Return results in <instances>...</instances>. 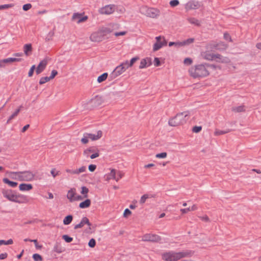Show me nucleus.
<instances>
[{
  "label": "nucleus",
  "instance_id": "e2e57ef3",
  "mask_svg": "<svg viewBox=\"0 0 261 261\" xmlns=\"http://www.w3.org/2000/svg\"><path fill=\"white\" fill-rule=\"evenodd\" d=\"M96 166L95 165L91 164L89 166L88 169L90 171L93 172L96 169Z\"/></svg>",
  "mask_w": 261,
  "mask_h": 261
},
{
  "label": "nucleus",
  "instance_id": "6e6552de",
  "mask_svg": "<svg viewBox=\"0 0 261 261\" xmlns=\"http://www.w3.org/2000/svg\"><path fill=\"white\" fill-rule=\"evenodd\" d=\"M162 257L165 261H177L179 260L177 252L169 251L163 254Z\"/></svg>",
  "mask_w": 261,
  "mask_h": 261
},
{
  "label": "nucleus",
  "instance_id": "0eeeda50",
  "mask_svg": "<svg viewBox=\"0 0 261 261\" xmlns=\"http://www.w3.org/2000/svg\"><path fill=\"white\" fill-rule=\"evenodd\" d=\"M90 152H93V154L90 156L91 159H94L99 155V150L94 146L90 147L85 149L84 151L83 154L85 156L88 157Z\"/></svg>",
  "mask_w": 261,
  "mask_h": 261
},
{
  "label": "nucleus",
  "instance_id": "f3484780",
  "mask_svg": "<svg viewBox=\"0 0 261 261\" xmlns=\"http://www.w3.org/2000/svg\"><path fill=\"white\" fill-rule=\"evenodd\" d=\"M47 64L46 60H42L36 68V73L37 74L41 73L45 68Z\"/></svg>",
  "mask_w": 261,
  "mask_h": 261
},
{
  "label": "nucleus",
  "instance_id": "dca6fc26",
  "mask_svg": "<svg viewBox=\"0 0 261 261\" xmlns=\"http://www.w3.org/2000/svg\"><path fill=\"white\" fill-rule=\"evenodd\" d=\"M14 202L18 203H25L29 202V199L25 195L16 194Z\"/></svg>",
  "mask_w": 261,
  "mask_h": 261
},
{
  "label": "nucleus",
  "instance_id": "8fccbe9b",
  "mask_svg": "<svg viewBox=\"0 0 261 261\" xmlns=\"http://www.w3.org/2000/svg\"><path fill=\"white\" fill-rule=\"evenodd\" d=\"M179 3L178 0H172L170 2V5L172 7L177 6Z\"/></svg>",
  "mask_w": 261,
  "mask_h": 261
},
{
  "label": "nucleus",
  "instance_id": "a211bd4d",
  "mask_svg": "<svg viewBox=\"0 0 261 261\" xmlns=\"http://www.w3.org/2000/svg\"><path fill=\"white\" fill-rule=\"evenodd\" d=\"M167 41L165 38H163L162 41L156 42L153 46V50L155 51L159 50L163 46L167 45Z\"/></svg>",
  "mask_w": 261,
  "mask_h": 261
},
{
  "label": "nucleus",
  "instance_id": "864d4df0",
  "mask_svg": "<svg viewBox=\"0 0 261 261\" xmlns=\"http://www.w3.org/2000/svg\"><path fill=\"white\" fill-rule=\"evenodd\" d=\"M227 131H224V130H219V129H216L215 132V135H216V136H218V135H223L225 133H227Z\"/></svg>",
  "mask_w": 261,
  "mask_h": 261
},
{
  "label": "nucleus",
  "instance_id": "69168bd1",
  "mask_svg": "<svg viewBox=\"0 0 261 261\" xmlns=\"http://www.w3.org/2000/svg\"><path fill=\"white\" fill-rule=\"evenodd\" d=\"M126 34V32L123 31V32H115L114 33V35L115 36H123Z\"/></svg>",
  "mask_w": 261,
  "mask_h": 261
},
{
  "label": "nucleus",
  "instance_id": "774afa93",
  "mask_svg": "<svg viewBox=\"0 0 261 261\" xmlns=\"http://www.w3.org/2000/svg\"><path fill=\"white\" fill-rule=\"evenodd\" d=\"M8 254L7 253H1L0 254V259H4L7 258Z\"/></svg>",
  "mask_w": 261,
  "mask_h": 261
},
{
  "label": "nucleus",
  "instance_id": "393cba45",
  "mask_svg": "<svg viewBox=\"0 0 261 261\" xmlns=\"http://www.w3.org/2000/svg\"><path fill=\"white\" fill-rule=\"evenodd\" d=\"M22 107V106H20L19 108L16 109L15 111L12 113V114L9 117L8 119L7 120V124L9 123L12 119H14L18 115Z\"/></svg>",
  "mask_w": 261,
  "mask_h": 261
},
{
  "label": "nucleus",
  "instance_id": "37998d69",
  "mask_svg": "<svg viewBox=\"0 0 261 261\" xmlns=\"http://www.w3.org/2000/svg\"><path fill=\"white\" fill-rule=\"evenodd\" d=\"M172 45H175V46L179 47L181 46V42H170L169 43V46H171Z\"/></svg>",
  "mask_w": 261,
  "mask_h": 261
},
{
  "label": "nucleus",
  "instance_id": "de8ad7c7",
  "mask_svg": "<svg viewBox=\"0 0 261 261\" xmlns=\"http://www.w3.org/2000/svg\"><path fill=\"white\" fill-rule=\"evenodd\" d=\"M218 56H219V55H211V54H207L205 56V58L207 60H213L214 57L219 58Z\"/></svg>",
  "mask_w": 261,
  "mask_h": 261
},
{
  "label": "nucleus",
  "instance_id": "5fc2aeb1",
  "mask_svg": "<svg viewBox=\"0 0 261 261\" xmlns=\"http://www.w3.org/2000/svg\"><path fill=\"white\" fill-rule=\"evenodd\" d=\"M166 152H162L156 154L155 156L157 158H165L167 156Z\"/></svg>",
  "mask_w": 261,
  "mask_h": 261
},
{
  "label": "nucleus",
  "instance_id": "a19ab883",
  "mask_svg": "<svg viewBox=\"0 0 261 261\" xmlns=\"http://www.w3.org/2000/svg\"><path fill=\"white\" fill-rule=\"evenodd\" d=\"M62 239L67 243H70L72 241L73 238L68 236V235L65 234L62 236Z\"/></svg>",
  "mask_w": 261,
  "mask_h": 261
},
{
  "label": "nucleus",
  "instance_id": "1a4fd4ad",
  "mask_svg": "<svg viewBox=\"0 0 261 261\" xmlns=\"http://www.w3.org/2000/svg\"><path fill=\"white\" fill-rule=\"evenodd\" d=\"M142 240L144 242H158L161 241V238L155 234L147 233L142 237Z\"/></svg>",
  "mask_w": 261,
  "mask_h": 261
},
{
  "label": "nucleus",
  "instance_id": "4468645a",
  "mask_svg": "<svg viewBox=\"0 0 261 261\" xmlns=\"http://www.w3.org/2000/svg\"><path fill=\"white\" fill-rule=\"evenodd\" d=\"M72 19L73 20H76L77 23H80L87 20L88 19V16H83L82 14L75 13L73 14Z\"/></svg>",
  "mask_w": 261,
  "mask_h": 261
},
{
  "label": "nucleus",
  "instance_id": "f8f14e48",
  "mask_svg": "<svg viewBox=\"0 0 261 261\" xmlns=\"http://www.w3.org/2000/svg\"><path fill=\"white\" fill-rule=\"evenodd\" d=\"M115 10V6L109 5H107L102 8H101L98 10L99 13L101 14H112Z\"/></svg>",
  "mask_w": 261,
  "mask_h": 261
},
{
  "label": "nucleus",
  "instance_id": "f03ea898",
  "mask_svg": "<svg viewBox=\"0 0 261 261\" xmlns=\"http://www.w3.org/2000/svg\"><path fill=\"white\" fill-rule=\"evenodd\" d=\"M207 64H200L192 67L189 70L190 74L193 78H201L207 76L209 74Z\"/></svg>",
  "mask_w": 261,
  "mask_h": 261
},
{
  "label": "nucleus",
  "instance_id": "c03bdc74",
  "mask_svg": "<svg viewBox=\"0 0 261 261\" xmlns=\"http://www.w3.org/2000/svg\"><path fill=\"white\" fill-rule=\"evenodd\" d=\"M33 258L35 261H42V258L39 254H34L33 255Z\"/></svg>",
  "mask_w": 261,
  "mask_h": 261
},
{
  "label": "nucleus",
  "instance_id": "e433bc0d",
  "mask_svg": "<svg viewBox=\"0 0 261 261\" xmlns=\"http://www.w3.org/2000/svg\"><path fill=\"white\" fill-rule=\"evenodd\" d=\"M232 111L235 112H241L245 111V108L244 106H240L238 107H234L232 109Z\"/></svg>",
  "mask_w": 261,
  "mask_h": 261
},
{
  "label": "nucleus",
  "instance_id": "4c0bfd02",
  "mask_svg": "<svg viewBox=\"0 0 261 261\" xmlns=\"http://www.w3.org/2000/svg\"><path fill=\"white\" fill-rule=\"evenodd\" d=\"M13 243V240L11 239L7 240V241L1 240H0V246L2 245H10V244H12Z\"/></svg>",
  "mask_w": 261,
  "mask_h": 261
},
{
  "label": "nucleus",
  "instance_id": "f704fd0d",
  "mask_svg": "<svg viewBox=\"0 0 261 261\" xmlns=\"http://www.w3.org/2000/svg\"><path fill=\"white\" fill-rule=\"evenodd\" d=\"M82 190L81 193L83 195L84 197L87 198L88 195L89 189L86 187L83 186L81 188Z\"/></svg>",
  "mask_w": 261,
  "mask_h": 261
},
{
  "label": "nucleus",
  "instance_id": "603ef678",
  "mask_svg": "<svg viewBox=\"0 0 261 261\" xmlns=\"http://www.w3.org/2000/svg\"><path fill=\"white\" fill-rule=\"evenodd\" d=\"M35 68H36V66H35V65H33L31 67V68H30V70L29 71V73H28V76L29 77H31L33 75Z\"/></svg>",
  "mask_w": 261,
  "mask_h": 261
},
{
  "label": "nucleus",
  "instance_id": "b1692460",
  "mask_svg": "<svg viewBox=\"0 0 261 261\" xmlns=\"http://www.w3.org/2000/svg\"><path fill=\"white\" fill-rule=\"evenodd\" d=\"M19 190L21 191H30L33 188L31 184H21L19 186Z\"/></svg>",
  "mask_w": 261,
  "mask_h": 261
},
{
  "label": "nucleus",
  "instance_id": "680f3d73",
  "mask_svg": "<svg viewBox=\"0 0 261 261\" xmlns=\"http://www.w3.org/2000/svg\"><path fill=\"white\" fill-rule=\"evenodd\" d=\"M131 213H132V212H131V211L129 209L126 208L124 210V213H123V216L124 217H126L128 215H130L131 214Z\"/></svg>",
  "mask_w": 261,
  "mask_h": 261
},
{
  "label": "nucleus",
  "instance_id": "a18cd8bd",
  "mask_svg": "<svg viewBox=\"0 0 261 261\" xmlns=\"http://www.w3.org/2000/svg\"><path fill=\"white\" fill-rule=\"evenodd\" d=\"M13 6V4H12L0 5V10L7 9L10 8H12Z\"/></svg>",
  "mask_w": 261,
  "mask_h": 261
},
{
  "label": "nucleus",
  "instance_id": "9b49d317",
  "mask_svg": "<svg viewBox=\"0 0 261 261\" xmlns=\"http://www.w3.org/2000/svg\"><path fill=\"white\" fill-rule=\"evenodd\" d=\"M200 7V4L199 2L194 0L190 1L185 5V9L187 11L198 9Z\"/></svg>",
  "mask_w": 261,
  "mask_h": 261
},
{
  "label": "nucleus",
  "instance_id": "79ce46f5",
  "mask_svg": "<svg viewBox=\"0 0 261 261\" xmlns=\"http://www.w3.org/2000/svg\"><path fill=\"white\" fill-rule=\"evenodd\" d=\"M89 141V137H88L87 135H86V133H84L83 135V138L81 139V142L83 144H87Z\"/></svg>",
  "mask_w": 261,
  "mask_h": 261
},
{
  "label": "nucleus",
  "instance_id": "49530a36",
  "mask_svg": "<svg viewBox=\"0 0 261 261\" xmlns=\"http://www.w3.org/2000/svg\"><path fill=\"white\" fill-rule=\"evenodd\" d=\"M202 129V126H195L192 128V131L194 133H198L200 132Z\"/></svg>",
  "mask_w": 261,
  "mask_h": 261
},
{
  "label": "nucleus",
  "instance_id": "2f4dec72",
  "mask_svg": "<svg viewBox=\"0 0 261 261\" xmlns=\"http://www.w3.org/2000/svg\"><path fill=\"white\" fill-rule=\"evenodd\" d=\"M151 197H152V196L150 194H146L143 195L141 197V199L140 200V204H144L145 202L147 199L150 198Z\"/></svg>",
  "mask_w": 261,
  "mask_h": 261
},
{
  "label": "nucleus",
  "instance_id": "f257e3e1",
  "mask_svg": "<svg viewBox=\"0 0 261 261\" xmlns=\"http://www.w3.org/2000/svg\"><path fill=\"white\" fill-rule=\"evenodd\" d=\"M119 25L116 23H110L106 27L102 28L99 31L93 33L90 36V40L93 42H100L102 41L105 36L113 32L114 30L118 29Z\"/></svg>",
  "mask_w": 261,
  "mask_h": 261
},
{
  "label": "nucleus",
  "instance_id": "39448f33",
  "mask_svg": "<svg viewBox=\"0 0 261 261\" xmlns=\"http://www.w3.org/2000/svg\"><path fill=\"white\" fill-rule=\"evenodd\" d=\"M127 68H128L124 62L122 63L120 65L117 66L113 72L110 73L109 76V80L112 81L114 80L117 76L123 73Z\"/></svg>",
  "mask_w": 261,
  "mask_h": 261
},
{
  "label": "nucleus",
  "instance_id": "3c124183",
  "mask_svg": "<svg viewBox=\"0 0 261 261\" xmlns=\"http://www.w3.org/2000/svg\"><path fill=\"white\" fill-rule=\"evenodd\" d=\"M123 176V173L119 171H117V174H116V180L118 181L120 178L122 177Z\"/></svg>",
  "mask_w": 261,
  "mask_h": 261
},
{
  "label": "nucleus",
  "instance_id": "ea45409f",
  "mask_svg": "<svg viewBox=\"0 0 261 261\" xmlns=\"http://www.w3.org/2000/svg\"><path fill=\"white\" fill-rule=\"evenodd\" d=\"M50 80V79L49 77L45 76V77H42L40 79L39 81V84L42 85L43 84H45V83L49 81Z\"/></svg>",
  "mask_w": 261,
  "mask_h": 261
},
{
  "label": "nucleus",
  "instance_id": "9d476101",
  "mask_svg": "<svg viewBox=\"0 0 261 261\" xmlns=\"http://www.w3.org/2000/svg\"><path fill=\"white\" fill-rule=\"evenodd\" d=\"M2 194L4 197L12 202H14L16 195L15 191L10 189H3Z\"/></svg>",
  "mask_w": 261,
  "mask_h": 261
},
{
  "label": "nucleus",
  "instance_id": "473e14b6",
  "mask_svg": "<svg viewBox=\"0 0 261 261\" xmlns=\"http://www.w3.org/2000/svg\"><path fill=\"white\" fill-rule=\"evenodd\" d=\"M54 251L58 253H61L63 252L64 250L60 245L56 244L54 247Z\"/></svg>",
  "mask_w": 261,
  "mask_h": 261
},
{
  "label": "nucleus",
  "instance_id": "052dcab7",
  "mask_svg": "<svg viewBox=\"0 0 261 261\" xmlns=\"http://www.w3.org/2000/svg\"><path fill=\"white\" fill-rule=\"evenodd\" d=\"M58 74V71L56 70H53L51 72V75L49 77L50 80L53 79L56 75Z\"/></svg>",
  "mask_w": 261,
  "mask_h": 261
},
{
  "label": "nucleus",
  "instance_id": "bf43d9fd",
  "mask_svg": "<svg viewBox=\"0 0 261 261\" xmlns=\"http://www.w3.org/2000/svg\"><path fill=\"white\" fill-rule=\"evenodd\" d=\"M161 62L160 59L158 58H155L154 59V65L155 67H158L160 66Z\"/></svg>",
  "mask_w": 261,
  "mask_h": 261
},
{
  "label": "nucleus",
  "instance_id": "4d7b16f0",
  "mask_svg": "<svg viewBox=\"0 0 261 261\" xmlns=\"http://www.w3.org/2000/svg\"><path fill=\"white\" fill-rule=\"evenodd\" d=\"M192 60L191 58H187L185 59L184 63L186 65H191L192 63Z\"/></svg>",
  "mask_w": 261,
  "mask_h": 261
},
{
  "label": "nucleus",
  "instance_id": "6e6d98bb",
  "mask_svg": "<svg viewBox=\"0 0 261 261\" xmlns=\"http://www.w3.org/2000/svg\"><path fill=\"white\" fill-rule=\"evenodd\" d=\"M31 8H32V5L31 4H25L22 7L23 10L25 11L30 10Z\"/></svg>",
  "mask_w": 261,
  "mask_h": 261
},
{
  "label": "nucleus",
  "instance_id": "0e129e2a",
  "mask_svg": "<svg viewBox=\"0 0 261 261\" xmlns=\"http://www.w3.org/2000/svg\"><path fill=\"white\" fill-rule=\"evenodd\" d=\"M50 173L54 177H55L59 174V171H56L55 169H53L50 171Z\"/></svg>",
  "mask_w": 261,
  "mask_h": 261
},
{
  "label": "nucleus",
  "instance_id": "c756f323",
  "mask_svg": "<svg viewBox=\"0 0 261 261\" xmlns=\"http://www.w3.org/2000/svg\"><path fill=\"white\" fill-rule=\"evenodd\" d=\"M108 74L107 72L102 73L101 75L99 76L97 78V82L100 83L105 81L108 77Z\"/></svg>",
  "mask_w": 261,
  "mask_h": 261
},
{
  "label": "nucleus",
  "instance_id": "6ab92c4d",
  "mask_svg": "<svg viewBox=\"0 0 261 261\" xmlns=\"http://www.w3.org/2000/svg\"><path fill=\"white\" fill-rule=\"evenodd\" d=\"M177 254L178 257V259H180V258L184 257L192 256L194 254V252L191 250H186L177 252Z\"/></svg>",
  "mask_w": 261,
  "mask_h": 261
},
{
  "label": "nucleus",
  "instance_id": "7ed1b4c3",
  "mask_svg": "<svg viewBox=\"0 0 261 261\" xmlns=\"http://www.w3.org/2000/svg\"><path fill=\"white\" fill-rule=\"evenodd\" d=\"M188 113L184 112L177 114L175 117L169 120L168 123L170 126H176L182 125L186 122Z\"/></svg>",
  "mask_w": 261,
  "mask_h": 261
},
{
  "label": "nucleus",
  "instance_id": "13d9d810",
  "mask_svg": "<svg viewBox=\"0 0 261 261\" xmlns=\"http://www.w3.org/2000/svg\"><path fill=\"white\" fill-rule=\"evenodd\" d=\"M117 173V170L115 169H112L110 173V176H111L113 177V178L116 179Z\"/></svg>",
  "mask_w": 261,
  "mask_h": 261
},
{
  "label": "nucleus",
  "instance_id": "4be33fe9",
  "mask_svg": "<svg viewBox=\"0 0 261 261\" xmlns=\"http://www.w3.org/2000/svg\"><path fill=\"white\" fill-rule=\"evenodd\" d=\"M76 194L75 189L74 188L71 189L68 191L67 197L70 202H72L74 201Z\"/></svg>",
  "mask_w": 261,
  "mask_h": 261
},
{
  "label": "nucleus",
  "instance_id": "72a5a7b5",
  "mask_svg": "<svg viewBox=\"0 0 261 261\" xmlns=\"http://www.w3.org/2000/svg\"><path fill=\"white\" fill-rule=\"evenodd\" d=\"M188 20L191 24H194L197 26L200 25L199 21L195 18H194V17L189 18L188 19Z\"/></svg>",
  "mask_w": 261,
  "mask_h": 261
},
{
  "label": "nucleus",
  "instance_id": "58836bf2",
  "mask_svg": "<svg viewBox=\"0 0 261 261\" xmlns=\"http://www.w3.org/2000/svg\"><path fill=\"white\" fill-rule=\"evenodd\" d=\"M86 167L82 166L78 169L75 170V172H73L74 174H79L81 173L84 172L86 171Z\"/></svg>",
  "mask_w": 261,
  "mask_h": 261
},
{
  "label": "nucleus",
  "instance_id": "a878e982",
  "mask_svg": "<svg viewBox=\"0 0 261 261\" xmlns=\"http://www.w3.org/2000/svg\"><path fill=\"white\" fill-rule=\"evenodd\" d=\"M90 204L91 200L89 199H87L80 203L79 207L81 208H86L89 207L90 206Z\"/></svg>",
  "mask_w": 261,
  "mask_h": 261
},
{
  "label": "nucleus",
  "instance_id": "ddd939ff",
  "mask_svg": "<svg viewBox=\"0 0 261 261\" xmlns=\"http://www.w3.org/2000/svg\"><path fill=\"white\" fill-rule=\"evenodd\" d=\"M22 61L21 58H8L3 60H0V67H4L6 64H10L14 62H20Z\"/></svg>",
  "mask_w": 261,
  "mask_h": 261
},
{
  "label": "nucleus",
  "instance_id": "c9c22d12",
  "mask_svg": "<svg viewBox=\"0 0 261 261\" xmlns=\"http://www.w3.org/2000/svg\"><path fill=\"white\" fill-rule=\"evenodd\" d=\"M194 41V38H189L183 41H181V46H186L192 43Z\"/></svg>",
  "mask_w": 261,
  "mask_h": 261
},
{
  "label": "nucleus",
  "instance_id": "412c9836",
  "mask_svg": "<svg viewBox=\"0 0 261 261\" xmlns=\"http://www.w3.org/2000/svg\"><path fill=\"white\" fill-rule=\"evenodd\" d=\"M102 133L101 130L97 131L96 134L86 133V135L89 137V139L92 141H95L99 139L102 137Z\"/></svg>",
  "mask_w": 261,
  "mask_h": 261
},
{
  "label": "nucleus",
  "instance_id": "423d86ee",
  "mask_svg": "<svg viewBox=\"0 0 261 261\" xmlns=\"http://www.w3.org/2000/svg\"><path fill=\"white\" fill-rule=\"evenodd\" d=\"M140 11L141 13L151 18L156 17L157 16L159 15L160 14V11L158 9L153 8H148L146 6L142 7Z\"/></svg>",
  "mask_w": 261,
  "mask_h": 261
},
{
  "label": "nucleus",
  "instance_id": "c85d7f7f",
  "mask_svg": "<svg viewBox=\"0 0 261 261\" xmlns=\"http://www.w3.org/2000/svg\"><path fill=\"white\" fill-rule=\"evenodd\" d=\"M139 59V58L138 57H136L132 58L130 60L129 62L128 61H126L125 62H124V63L125 64V65H126L127 68H129V67L132 66L133 65L134 63L136 61H138Z\"/></svg>",
  "mask_w": 261,
  "mask_h": 261
},
{
  "label": "nucleus",
  "instance_id": "bb28decb",
  "mask_svg": "<svg viewBox=\"0 0 261 261\" xmlns=\"http://www.w3.org/2000/svg\"><path fill=\"white\" fill-rule=\"evenodd\" d=\"M3 181L5 184H8L10 187L12 188H15L18 185L17 182L10 181L9 179L7 178H3Z\"/></svg>",
  "mask_w": 261,
  "mask_h": 261
},
{
  "label": "nucleus",
  "instance_id": "20e7f679",
  "mask_svg": "<svg viewBox=\"0 0 261 261\" xmlns=\"http://www.w3.org/2000/svg\"><path fill=\"white\" fill-rule=\"evenodd\" d=\"M11 174L15 175L16 178L20 181H32L34 179L35 177V174L30 171L11 172Z\"/></svg>",
  "mask_w": 261,
  "mask_h": 261
},
{
  "label": "nucleus",
  "instance_id": "338daca9",
  "mask_svg": "<svg viewBox=\"0 0 261 261\" xmlns=\"http://www.w3.org/2000/svg\"><path fill=\"white\" fill-rule=\"evenodd\" d=\"M180 211L182 213V214H186L190 211V207H188L186 208H181L180 209Z\"/></svg>",
  "mask_w": 261,
  "mask_h": 261
},
{
  "label": "nucleus",
  "instance_id": "2eb2a0df",
  "mask_svg": "<svg viewBox=\"0 0 261 261\" xmlns=\"http://www.w3.org/2000/svg\"><path fill=\"white\" fill-rule=\"evenodd\" d=\"M85 224H87L88 226H89V229H90L91 228L90 226L91 225V223L90 222L89 219L86 217H84L82 218L80 223L75 225L74 226V229H77L79 228H81L83 227Z\"/></svg>",
  "mask_w": 261,
  "mask_h": 261
},
{
  "label": "nucleus",
  "instance_id": "aec40b11",
  "mask_svg": "<svg viewBox=\"0 0 261 261\" xmlns=\"http://www.w3.org/2000/svg\"><path fill=\"white\" fill-rule=\"evenodd\" d=\"M151 60L150 58H146L141 60L139 66L140 69L147 67L151 65Z\"/></svg>",
  "mask_w": 261,
  "mask_h": 261
},
{
  "label": "nucleus",
  "instance_id": "cd10ccee",
  "mask_svg": "<svg viewBox=\"0 0 261 261\" xmlns=\"http://www.w3.org/2000/svg\"><path fill=\"white\" fill-rule=\"evenodd\" d=\"M94 103L97 105H100L103 102V99L101 96L97 95L92 100Z\"/></svg>",
  "mask_w": 261,
  "mask_h": 261
},
{
  "label": "nucleus",
  "instance_id": "5701e85b",
  "mask_svg": "<svg viewBox=\"0 0 261 261\" xmlns=\"http://www.w3.org/2000/svg\"><path fill=\"white\" fill-rule=\"evenodd\" d=\"M23 51L26 56H29L31 55L32 51L31 44H25L23 46Z\"/></svg>",
  "mask_w": 261,
  "mask_h": 261
},
{
  "label": "nucleus",
  "instance_id": "09e8293b",
  "mask_svg": "<svg viewBox=\"0 0 261 261\" xmlns=\"http://www.w3.org/2000/svg\"><path fill=\"white\" fill-rule=\"evenodd\" d=\"M95 245H96L95 240L94 239H90L88 243L89 246L90 247L93 248L94 247H95Z\"/></svg>",
  "mask_w": 261,
  "mask_h": 261
},
{
  "label": "nucleus",
  "instance_id": "7c9ffc66",
  "mask_svg": "<svg viewBox=\"0 0 261 261\" xmlns=\"http://www.w3.org/2000/svg\"><path fill=\"white\" fill-rule=\"evenodd\" d=\"M73 217L72 215H68L65 217L63 220V224L64 225L69 224L72 221Z\"/></svg>",
  "mask_w": 261,
  "mask_h": 261
}]
</instances>
